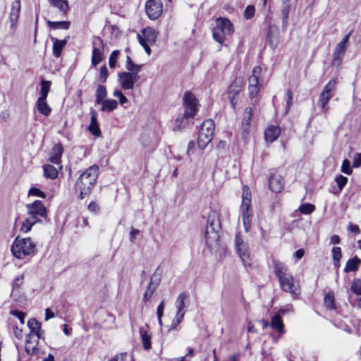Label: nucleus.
<instances>
[{
	"label": "nucleus",
	"mask_w": 361,
	"mask_h": 361,
	"mask_svg": "<svg viewBox=\"0 0 361 361\" xmlns=\"http://www.w3.org/2000/svg\"><path fill=\"white\" fill-rule=\"evenodd\" d=\"M99 173V168L94 164L84 171L77 179L75 183V190L78 193L77 197L83 200L90 194L92 188L97 183Z\"/></svg>",
	"instance_id": "obj_1"
},
{
	"label": "nucleus",
	"mask_w": 361,
	"mask_h": 361,
	"mask_svg": "<svg viewBox=\"0 0 361 361\" xmlns=\"http://www.w3.org/2000/svg\"><path fill=\"white\" fill-rule=\"evenodd\" d=\"M221 228L219 214L212 210L207 218V224L205 229V241L207 247L216 249L219 247V231Z\"/></svg>",
	"instance_id": "obj_2"
},
{
	"label": "nucleus",
	"mask_w": 361,
	"mask_h": 361,
	"mask_svg": "<svg viewBox=\"0 0 361 361\" xmlns=\"http://www.w3.org/2000/svg\"><path fill=\"white\" fill-rule=\"evenodd\" d=\"M274 269L278 278L281 288L290 294H298L295 286L293 284V277L289 269L282 262L273 261Z\"/></svg>",
	"instance_id": "obj_3"
},
{
	"label": "nucleus",
	"mask_w": 361,
	"mask_h": 361,
	"mask_svg": "<svg viewBox=\"0 0 361 361\" xmlns=\"http://www.w3.org/2000/svg\"><path fill=\"white\" fill-rule=\"evenodd\" d=\"M11 251L14 257L23 259L36 253V243L30 238L17 236L11 245Z\"/></svg>",
	"instance_id": "obj_4"
},
{
	"label": "nucleus",
	"mask_w": 361,
	"mask_h": 361,
	"mask_svg": "<svg viewBox=\"0 0 361 361\" xmlns=\"http://www.w3.org/2000/svg\"><path fill=\"white\" fill-rule=\"evenodd\" d=\"M233 32V25L228 18L218 17L216 19L215 26L212 29V36L216 42L223 44L226 37L231 36Z\"/></svg>",
	"instance_id": "obj_5"
},
{
	"label": "nucleus",
	"mask_w": 361,
	"mask_h": 361,
	"mask_svg": "<svg viewBox=\"0 0 361 361\" xmlns=\"http://www.w3.org/2000/svg\"><path fill=\"white\" fill-rule=\"evenodd\" d=\"M240 212L245 228L247 231L252 214L251 209V192L247 186H244L243 188Z\"/></svg>",
	"instance_id": "obj_6"
},
{
	"label": "nucleus",
	"mask_w": 361,
	"mask_h": 361,
	"mask_svg": "<svg viewBox=\"0 0 361 361\" xmlns=\"http://www.w3.org/2000/svg\"><path fill=\"white\" fill-rule=\"evenodd\" d=\"M235 247L236 252L241 259L245 267L251 266V259L248 250V245L243 240L240 233H237L235 236Z\"/></svg>",
	"instance_id": "obj_7"
},
{
	"label": "nucleus",
	"mask_w": 361,
	"mask_h": 361,
	"mask_svg": "<svg viewBox=\"0 0 361 361\" xmlns=\"http://www.w3.org/2000/svg\"><path fill=\"white\" fill-rule=\"evenodd\" d=\"M183 105L185 108V116L194 117L197 112L198 101L193 93L186 91L183 97Z\"/></svg>",
	"instance_id": "obj_8"
},
{
	"label": "nucleus",
	"mask_w": 361,
	"mask_h": 361,
	"mask_svg": "<svg viewBox=\"0 0 361 361\" xmlns=\"http://www.w3.org/2000/svg\"><path fill=\"white\" fill-rule=\"evenodd\" d=\"M29 217H35L37 222L40 221L39 217L47 216V209L40 200H35L32 204H27Z\"/></svg>",
	"instance_id": "obj_9"
},
{
	"label": "nucleus",
	"mask_w": 361,
	"mask_h": 361,
	"mask_svg": "<svg viewBox=\"0 0 361 361\" xmlns=\"http://www.w3.org/2000/svg\"><path fill=\"white\" fill-rule=\"evenodd\" d=\"M162 3L157 0H148L145 4V11L151 20L157 19L162 13Z\"/></svg>",
	"instance_id": "obj_10"
},
{
	"label": "nucleus",
	"mask_w": 361,
	"mask_h": 361,
	"mask_svg": "<svg viewBox=\"0 0 361 361\" xmlns=\"http://www.w3.org/2000/svg\"><path fill=\"white\" fill-rule=\"evenodd\" d=\"M121 86L124 90H133L139 76L128 72H121L118 74Z\"/></svg>",
	"instance_id": "obj_11"
},
{
	"label": "nucleus",
	"mask_w": 361,
	"mask_h": 361,
	"mask_svg": "<svg viewBox=\"0 0 361 361\" xmlns=\"http://www.w3.org/2000/svg\"><path fill=\"white\" fill-rule=\"evenodd\" d=\"M104 43L101 37H97L93 42L91 63L93 66H97L103 60V53L101 47L103 48Z\"/></svg>",
	"instance_id": "obj_12"
},
{
	"label": "nucleus",
	"mask_w": 361,
	"mask_h": 361,
	"mask_svg": "<svg viewBox=\"0 0 361 361\" xmlns=\"http://www.w3.org/2000/svg\"><path fill=\"white\" fill-rule=\"evenodd\" d=\"M190 294L188 292H182L177 297L175 302L176 307V314L185 316V309L189 302Z\"/></svg>",
	"instance_id": "obj_13"
},
{
	"label": "nucleus",
	"mask_w": 361,
	"mask_h": 361,
	"mask_svg": "<svg viewBox=\"0 0 361 361\" xmlns=\"http://www.w3.org/2000/svg\"><path fill=\"white\" fill-rule=\"evenodd\" d=\"M137 37L138 42H144L153 44L157 40V35L152 27H147L142 30V34H137Z\"/></svg>",
	"instance_id": "obj_14"
},
{
	"label": "nucleus",
	"mask_w": 361,
	"mask_h": 361,
	"mask_svg": "<svg viewBox=\"0 0 361 361\" xmlns=\"http://www.w3.org/2000/svg\"><path fill=\"white\" fill-rule=\"evenodd\" d=\"M39 339V338H37V337L33 336L32 334H29L26 336L25 350L27 354L30 355L37 354Z\"/></svg>",
	"instance_id": "obj_15"
},
{
	"label": "nucleus",
	"mask_w": 361,
	"mask_h": 361,
	"mask_svg": "<svg viewBox=\"0 0 361 361\" xmlns=\"http://www.w3.org/2000/svg\"><path fill=\"white\" fill-rule=\"evenodd\" d=\"M284 185L283 178L278 173H273L271 175L269 185L270 190L274 192H279Z\"/></svg>",
	"instance_id": "obj_16"
},
{
	"label": "nucleus",
	"mask_w": 361,
	"mask_h": 361,
	"mask_svg": "<svg viewBox=\"0 0 361 361\" xmlns=\"http://www.w3.org/2000/svg\"><path fill=\"white\" fill-rule=\"evenodd\" d=\"M63 153V147L62 144L57 143L54 145L49 154V160L54 164L59 165L61 160V156Z\"/></svg>",
	"instance_id": "obj_17"
},
{
	"label": "nucleus",
	"mask_w": 361,
	"mask_h": 361,
	"mask_svg": "<svg viewBox=\"0 0 361 361\" xmlns=\"http://www.w3.org/2000/svg\"><path fill=\"white\" fill-rule=\"evenodd\" d=\"M90 123L88 126L89 131L94 136L99 137L101 135L99 125L97 121V114L93 109L90 111Z\"/></svg>",
	"instance_id": "obj_18"
},
{
	"label": "nucleus",
	"mask_w": 361,
	"mask_h": 361,
	"mask_svg": "<svg viewBox=\"0 0 361 361\" xmlns=\"http://www.w3.org/2000/svg\"><path fill=\"white\" fill-rule=\"evenodd\" d=\"M255 106L246 107L243 112V118L242 120V126L243 133H247L250 127V121L253 115V109Z\"/></svg>",
	"instance_id": "obj_19"
},
{
	"label": "nucleus",
	"mask_w": 361,
	"mask_h": 361,
	"mask_svg": "<svg viewBox=\"0 0 361 361\" xmlns=\"http://www.w3.org/2000/svg\"><path fill=\"white\" fill-rule=\"evenodd\" d=\"M270 326L274 330L278 331L280 334L285 333L284 324L280 314L276 313L271 318Z\"/></svg>",
	"instance_id": "obj_20"
},
{
	"label": "nucleus",
	"mask_w": 361,
	"mask_h": 361,
	"mask_svg": "<svg viewBox=\"0 0 361 361\" xmlns=\"http://www.w3.org/2000/svg\"><path fill=\"white\" fill-rule=\"evenodd\" d=\"M281 130L279 127L271 126L264 131V138L267 142H273L279 136Z\"/></svg>",
	"instance_id": "obj_21"
},
{
	"label": "nucleus",
	"mask_w": 361,
	"mask_h": 361,
	"mask_svg": "<svg viewBox=\"0 0 361 361\" xmlns=\"http://www.w3.org/2000/svg\"><path fill=\"white\" fill-rule=\"evenodd\" d=\"M214 128V122L212 119H207L202 123L199 133H204L207 136L213 137Z\"/></svg>",
	"instance_id": "obj_22"
},
{
	"label": "nucleus",
	"mask_w": 361,
	"mask_h": 361,
	"mask_svg": "<svg viewBox=\"0 0 361 361\" xmlns=\"http://www.w3.org/2000/svg\"><path fill=\"white\" fill-rule=\"evenodd\" d=\"M53 41V55L59 58L61 56V52L66 46L67 41L66 39H58L56 38H51Z\"/></svg>",
	"instance_id": "obj_23"
},
{
	"label": "nucleus",
	"mask_w": 361,
	"mask_h": 361,
	"mask_svg": "<svg viewBox=\"0 0 361 361\" xmlns=\"http://www.w3.org/2000/svg\"><path fill=\"white\" fill-rule=\"evenodd\" d=\"M360 264L361 259L357 256H355L347 261L343 271L346 273L355 271L358 269Z\"/></svg>",
	"instance_id": "obj_24"
},
{
	"label": "nucleus",
	"mask_w": 361,
	"mask_h": 361,
	"mask_svg": "<svg viewBox=\"0 0 361 361\" xmlns=\"http://www.w3.org/2000/svg\"><path fill=\"white\" fill-rule=\"evenodd\" d=\"M27 326L30 329V333L33 334L37 337V338H40V333L39 331L41 329V323L39 322L36 319L32 318L27 321Z\"/></svg>",
	"instance_id": "obj_25"
},
{
	"label": "nucleus",
	"mask_w": 361,
	"mask_h": 361,
	"mask_svg": "<svg viewBox=\"0 0 361 361\" xmlns=\"http://www.w3.org/2000/svg\"><path fill=\"white\" fill-rule=\"evenodd\" d=\"M49 2L52 6L57 8L64 16L70 9L68 0H49Z\"/></svg>",
	"instance_id": "obj_26"
},
{
	"label": "nucleus",
	"mask_w": 361,
	"mask_h": 361,
	"mask_svg": "<svg viewBox=\"0 0 361 361\" xmlns=\"http://www.w3.org/2000/svg\"><path fill=\"white\" fill-rule=\"evenodd\" d=\"M141 65L135 63L129 56L126 57V68L128 70L127 72L133 73V75H138V73L141 71Z\"/></svg>",
	"instance_id": "obj_27"
},
{
	"label": "nucleus",
	"mask_w": 361,
	"mask_h": 361,
	"mask_svg": "<svg viewBox=\"0 0 361 361\" xmlns=\"http://www.w3.org/2000/svg\"><path fill=\"white\" fill-rule=\"evenodd\" d=\"M261 68L259 66H255L253 68L252 75L249 77L248 82L250 86H258L260 87L259 82V77L261 73Z\"/></svg>",
	"instance_id": "obj_28"
},
{
	"label": "nucleus",
	"mask_w": 361,
	"mask_h": 361,
	"mask_svg": "<svg viewBox=\"0 0 361 361\" xmlns=\"http://www.w3.org/2000/svg\"><path fill=\"white\" fill-rule=\"evenodd\" d=\"M100 105L102 111L111 112L117 108L118 102L115 99H108L104 100Z\"/></svg>",
	"instance_id": "obj_29"
},
{
	"label": "nucleus",
	"mask_w": 361,
	"mask_h": 361,
	"mask_svg": "<svg viewBox=\"0 0 361 361\" xmlns=\"http://www.w3.org/2000/svg\"><path fill=\"white\" fill-rule=\"evenodd\" d=\"M333 96L321 92L319 97L318 106L323 112L328 110L327 104Z\"/></svg>",
	"instance_id": "obj_30"
},
{
	"label": "nucleus",
	"mask_w": 361,
	"mask_h": 361,
	"mask_svg": "<svg viewBox=\"0 0 361 361\" xmlns=\"http://www.w3.org/2000/svg\"><path fill=\"white\" fill-rule=\"evenodd\" d=\"M107 92L106 87L102 85H99L95 93V103L97 104H101L102 102L105 100V98L106 97Z\"/></svg>",
	"instance_id": "obj_31"
},
{
	"label": "nucleus",
	"mask_w": 361,
	"mask_h": 361,
	"mask_svg": "<svg viewBox=\"0 0 361 361\" xmlns=\"http://www.w3.org/2000/svg\"><path fill=\"white\" fill-rule=\"evenodd\" d=\"M44 176L47 178L55 179L59 174L58 170L50 164H46L43 166Z\"/></svg>",
	"instance_id": "obj_32"
},
{
	"label": "nucleus",
	"mask_w": 361,
	"mask_h": 361,
	"mask_svg": "<svg viewBox=\"0 0 361 361\" xmlns=\"http://www.w3.org/2000/svg\"><path fill=\"white\" fill-rule=\"evenodd\" d=\"M37 108L39 114L48 116L51 112V108L48 105L47 101H37Z\"/></svg>",
	"instance_id": "obj_33"
},
{
	"label": "nucleus",
	"mask_w": 361,
	"mask_h": 361,
	"mask_svg": "<svg viewBox=\"0 0 361 361\" xmlns=\"http://www.w3.org/2000/svg\"><path fill=\"white\" fill-rule=\"evenodd\" d=\"M36 223L37 221L35 219V217H27L22 222L20 231L25 233H28Z\"/></svg>",
	"instance_id": "obj_34"
},
{
	"label": "nucleus",
	"mask_w": 361,
	"mask_h": 361,
	"mask_svg": "<svg viewBox=\"0 0 361 361\" xmlns=\"http://www.w3.org/2000/svg\"><path fill=\"white\" fill-rule=\"evenodd\" d=\"M48 26L54 30L63 29L68 30L70 27V21H47Z\"/></svg>",
	"instance_id": "obj_35"
},
{
	"label": "nucleus",
	"mask_w": 361,
	"mask_h": 361,
	"mask_svg": "<svg viewBox=\"0 0 361 361\" xmlns=\"http://www.w3.org/2000/svg\"><path fill=\"white\" fill-rule=\"evenodd\" d=\"M338 83L336 78L331 79L323 88L322 92L334 97L336 91V87Z\"/></svg>",
	"instance_id": "obj_36"
},
{
	"label": "nucleus",
	"mask_w": 361,
	"mask_h": 361,
	"mask_svg": "<svg viewBox=\"0 0 361 361\" xmlns=\"http://www.w3.org/2000/svg\"><path fill=\"white\" fill-rule=\"evenodd\" d=\"M212 139L213 137L207 136L204 133H199L197 137L198 147L201 149H204Z\"/></svg>",
	"instance_id": "obj_37"
},
{
	"label": "nucleus",
	"mask_w": 361,
	"mask_h": 361,
	"mask_svg": "<svg viewBox=\"0 0 361 361\" xmlns=\"http://www.w3.org/2000/svg\"><path fill=\"white\" fill-rule=\"evenodd\" d=\"M248 90H249V97L252 101V106H255V105L258 102L257 97H258V94L260 90V87L248 85Z\"/></svg>",
	"instance_id": "obj_38"
},
{
	"label": "nucleus",
	"mask_w": 361,
	"mask_h": 361,
	"mask_svg": "<svg viewBox=\"0 0 361 361\" xmlns=\"http://www.w3.org/2000/svg\"><path fill=\"white\" fill-rule=\"evenodd\" d=\"M140 334L145 350H149L151 348V338L147 331L144 328L140 329Z\"/></svg>",
	"instance_id": "obj_39"
},
{
	"label": "nucleus",
	"mask_w": 361,
	"mask_h": 361,
	"mask_svg": "<svg viewBox=\"0 0 361 361\" xmlns=\"http://www.w3.org/2000/svg\"><path fill=\"white\" fill-rule=\"evenodd\" d=\"M192 118H193V117L192 116H185V112H184L181 116L176 118V120L175 121L174 129L180 130L182 128H184L187 125L188 119Z\"/></svg>",
	"instance_id": "obj_40"
},
{
	"label": "nucleus",
	"mask_w": 361,
	"mask_h": 361,
	"mask_svg": "<svg viewBox=\"0 0 361 361\" xmlns=\"http://www.w3.org/2000/svg\"><path fill=\"white\" fill-rule=\"evenodd\" d=\"M290 9V4L281 5V16L283 27H286Z\"/></svg>",
	"instance_id": "obj_41"
},
{
	"label": "nucleus",
	"mask_w": 361,
	"mask_h": 361,
	"mask_svg": "<svg viewBox=\"0 0 361 361\" xmlns=\"http://www.w3.org/2000/svg\"><path fill=\"white\" fill-rule=\"evenodd\" d=\"M156 289L157 288L155 287V286H154V282L150 281L143 295L142 300L145 302H147L149 300Z\"/></svg>",
	"instance_id": "obj_42"
},
{
	"label": "nucleus",
	"mask_w": 361,
	"mask_h": 361,
	"mask_svg": "<svg viewBox=\"0 0 361 361\" xmlns=\"http://www.w3.org/2000/svg\"><path fill=\"white\" fill-rule=\"evenodd\" d=\"M315 209V207L314 204L310 203H305L302 204L299 207V211L302 214H310L312 213Z\"/></svg>",
	"instance_id": "obj_43"
},
{
	"label": "nucleus",
	"mask_w": 361,
	"mask_h": 361,
	"mask_svg": "<svg viewBox=\"0 0 361 361\" xmlns=\"http://www.w3.org/2000/svg\"><path fill=\"white\" fill-rule=\"evenodd\" d=\"M324 305L326 308L329 310H334L335 309V305H334V297L333 294L329 293L324 296Z\"/></svg>",
	"instance_id": "obj_44"
},
{
	"label": "nucleus",
	"mask_w": 361,
	"mask_h": 361,
	"mask_svg": "<svg viewBox=\"0 0 361 361\" xmlns=\"http://www.w3.org/2000/svg\"><path fill=\"white\" fill-rule=\"evenodd\" d=\"M20 8L21 6L20 0H16L13 1L11 4L10 15L19 18Z\"/></svg>",
	"instance_id": "obj_45"
},
{
	"label": "nucleus",
	"mask_w": 361,
	"mask_h": 361,
	"mask_svg": "<svg viewBox=\"0 0 361 361\" xmlns=\"http://www.w3.org/2000/svg\"><path fill=\"white\" fill-rule=\"evenodd\" d=\"M255 13V8L253 5H248L246 6V8L244 10L243 12V17L246 20H250L252 19Z\"/></svg>",
	"instance_id": "obj_46"
},
{
	"label": "nucleus",
	"mask_w": 361,
	"mask_h": 361,
	"mask_svg": "<svg viewBox=\"0 0 361 361\" xmlns=\"http://www.w3.org/2000/svg\"><path fill=\"white\" fill-rule=\"evenodd\" d=\"M27 195L28 196H35L43 199L46 198L47 197V195L44 192L42 191L40 189L36 187H32L30 188Z\"/></svg>",
	"instance_id": "obj_47"
},
{
	"label": "nucleus",
	"mask_w": 361,
	"mask_h": 361,
	"mask_svg": "<svg viewBox=\"0 0 361 361\" xmlns=\"http://www.w3.org/2000/svg\"><path fill=\"white\" fill-rule=\"evenodd\" d=\"M341 171L342 173L346 175H350L353 173V169L351 168L350 161L345 159L341 165Z\"/></svg>",
	"instance_id": "obj_48"
},
{
	"label": "nucleus",
	"mask_w": 361,
	"mask_h": 361,
	"mask_svg": "<svg viewBox=\"0 0 361 361\" xmlns=\"http://www.w3.org/2000/svg\"><path fill=\"white\" fill-rule=\"evenodd\" d=\"M119 54L120 51L118 50H114L110 54L109 65L111 68H115Z\"/></svg>",
	"instance_id": "obj_49"
},
{
	"label": "nucleus",
	"mask_w": 361,
	"mask_h": 361,
	"mask_svg": "<svg viewBox=\"0 0 361 361\" xmlns=\"http://www.w3.org/2000/svg\"><path fill=\"white\" fill-rule=\"evenodd\" d=\"M335 181L339 188V190L341 191L348 183V178L343 175H338L335 178Z\"/></svg>",
	"instance_id": "obj_50"
},
{
	"label": "nucleus",
	"mask_w": 361,
	"mask_h": 361,
	"mask_svg": "<svg viewBox=\"0 0 361 361\" xmlns=\"http://www.w3.org/2000/svg\"><path fill=\"white\" fill-rule=\"evenodd\" d=\"M352 291L357 295H361V280L360 279H355L351 285Z\"/></svg>",
	"instance_id": "obj_51"
},
{
	"label": "nucleus",
	"mask_w": 361,
	"mask_h": 361,
	"mask_svg": "<svg viewBox=\"0 0 361 361\" xmlns=\"http://www.w3.org/2000/svg\"><path fill=\"white\" fill-rule=\"evenodd\" d=\"M184 317L182 315L176 314L172 322L169 330H176L178 326L181 323Z\"/></svg>",
	"instance_id": "obj_52"
},
{
	"label": "nucleus",
	"mask_w": 361,
	"mask_h": 361,
	"mask_svg": "<svg viewBox=\"0 0 361 361\" xmlns=\"http://www.w3.org/2000/svg\"><path fill=\"white\" fill-rule=\"evenodd\" d=\"M51 85V82L49 80H46L44 79L41 80L40 82V92H49L50 87Z\"/></svg>",
	"instance_id": "obj_53"
},
{
	"label": "nucleus",
	"mask_w": 361,
	"mask_h": 361,
	"mask_svg": "<svg viewBox=\"0 0 361 361\" xmlns=\"http://www.w3.org/2000/svg\"><path fill=\"white\" fill-rule=\"evenodd\" d=\"M108 69L106 65H103L100 68L99 78L102 82H106L108 78Z\"/></svg>",
	"instance_id": "obj_54"
},
{
	"label": "nucleus",
	"mask_w": 361,
	"mask_h": 361,
	"mask_svg": "<svg viewBox=\"0 0 361 361\" xmlns=\"http://www.w3.org/2000/svg\"><path fill=\"white\" fill-rule=\"evenodd\" d=\"M333 260H341L342 257L341 248L339 247H334L331 250Z\"/></svg>",
	"instance_id": "obj_55"
},
{
	"label": "nucleus",
	"mask_w": 361,
	"mask_h": 361,
	"mask_svg": "<svg viewBox=\"0 0 361 361\" xmlns=\"http://www.w3.org/2000/svg\"><path fill=\"white\" fill-rule=\"evenodd\" d=\"M343 56H344L341 55V54L337 55L336 54H334L332 61H331V65L333 66H336L337 68L339 67L343 61Z\"/></svg>",
	"instance_id": "obj_56"
},
{
	"label": "nucleus",
	"mask_w": 361,
	"mask_h": 361,
	"mask_svg": "<svg viewBox=\"0 0 361 361\" xmlns=\"http://www.w3.org/2000/svg\"><path fill=\"white\" fill-rule=\"evenodd\" d=\"M10 314L16 317L21 324H23L25 323V314L24 312L18 310H12L10 311Z\"/></svg>",
	"instance_id": "obj_57"
},
{
	"label": "nucleus",
	"mask_w": 361,
	"mask_h": 361,
	"mask_svg": "<svg viewBox=\"0 0 361 361\" xmlns=\"http://www.w3.org/2000/svg\"><path fill=\"white\" fill-rule=\"evenodd\" d=\"M114 96L118 98L121 104H124L128 102L127 97L122 93L121 90H115L114 92Z\"/></svg>",
	"instance_id": "obj_58"
},
{
	"label": "nucleus",
	"mask_w": 361,
	"mask_h": 361,
	"mask_svg": "<svg viewBox=\"0 0 361 361\" xmlns=\"http://www.w3.org/2000/svg\"><path fill=\"white\" fill-rule=\"evenodd\" d=\"M286 94H287V99H286V113H288L292 106V104H293L292 91L290 89L287 90Z\"/></svg>",
	"instance_id": "obj_59"
},
{
	"label": "nucleus",
	"mask_w": 361,
	"mask_h": 361,
	"mask_svg": "<svg viewBox=\"0 0 361 361\" xmlns=\"http://www.w3.org/2000/svg\"><path fill=\"white\" fill-rule=\"evenodd\" d=\"M19 18L9 15V21L11 23L10 27L13 32H15L17 29V23Z\"/></svg>",
	"instance_id": "obj_60"
},
{
	"label": "nucleus",
	"mask_w": 361,
	"mask_h": 361,
	"mask_svg": "<svg viewBox=\"0 0 361 361\" xmlns=\"http://www.w3.org/2000/svg\"><path fill=\"white\" fill-rule=\"evenodd\" d=\"M88 210L90 212H92L94 214H97L99 212L100 208L98 205V204L94 201H91L87 207Z\"/></svg>",
	"instance_id": "obj_61"
},
{
	"label": "nucleus",
	"mask_w": 361,
	"mask_h": 361,
	"mask_svg": "<svg viewBox=\"0 0 361 361\" xmlns=\"http://www.w3.org/2000/svg\"><path fill=\"white\" fill-rule=\"evenodd\" d=\"M347 48L348 47H345L344 45H342L341 44L338 43L334 49V54L344 56Z\"/></svg>",
	"instance_id": "obj_62"
},
{
	"label": "nucleus",
	"mask_w": 361,
	"mask_h": 361,
	"mask_svg": "<svg viewBox=\"0 0 361 361\" xmlns=\"http://www.w3.org/2000/svg\"><path fill=\"white\" fill-rule=\"evenodd\" d=\"M361 166V153L355 154L353 159V167L358 168Z\"/></svg>",
	"instance_id": "obj_63"
},
{
	"label": "nucleus",
	"mask_w": 361,
	"mask_h": 361,
	"mask_svg": "<svg viewBox=\"0 0 361 361\" xmlns=\"http://www.w3.org/2000/svg\"><path fill=\"white\" fill-rule=\"evenodd\" d=\"M159 268L157 269V270L153 274V276L151 278L150 281L154 282V286H155L156 288L159 285V283L161 281V276L160 274L157 273Z\"/></svg>",
	"instance_id": "obj_64"
}]
</instances>
